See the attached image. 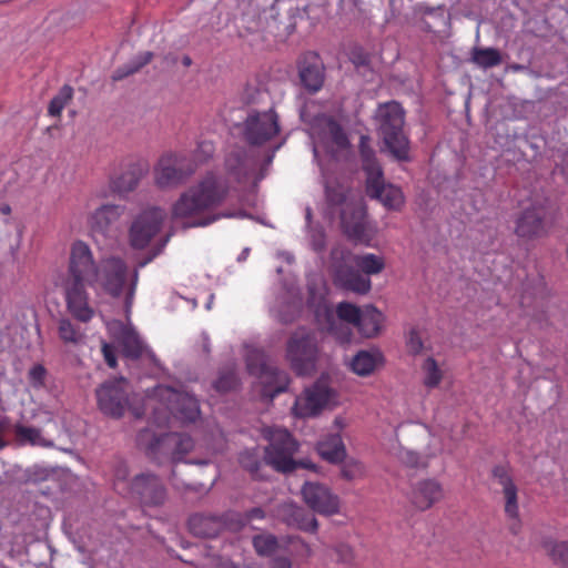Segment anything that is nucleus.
Returning a JSON list of instances; mask_svg holds the SVG:
<instances>
[{"label":"nucleus","instance_id":"c85d7f7f","mask_svg":"<svg viewBox=\"0 0 568 568\" xmlns=\"http://www.w3.org/2000/svg\"><path fill=\"white\" fill-rule=\"evenodd\" d=\"M118 345L124 357L131 359L143 358L154 367H160V362L153 351L141 339L135 329H132Z\"/></svg>","mask_w":568,"mask_h":568},{"label":"nucleus","instance_id":"a19ab883","mask_svg":"<svg viewBox=\"0 0 568 568\" xmlns=\"http://www.w3.org/2000/svg\"><path fill=\"white\" fill-rule=\"evenodd\" d=\"M252 545L258 556L271 557L277 551L278 539L273 534H260L253 537Z\"/></svg>","mask_w":568,"mask_h":568},{"label":"nucleus","instance_id":"5701e85b","mask_svg":"<svg viewBox=\"0 0 568 568\" xmlns=\"http://www.w3.org/2000/svg\"><path fill=\"white\" fill-rule=\"evenodd\" d=\"M493 479L501 487L505 498V514L510 519L519 516L518 488L514 481L510 469L506 465H496L491 469Z\"/></svg>","mask_w":568,"mask_h":568},{"label":"nucleus","instance_id":"f03ea898","mask_svg":"<svg viewBox=\"0 0 568 568\" xmlns=\"http://www.w3.org/2000/svg\"><path fill=\"white\" fill-rule=\"evenodd\" d=\"M374 120L377 133L389 153L397 161H409V140L404 132L405 110L402 104L394 100L379 103Z\"/></svg>","mask_w":568,"mask_h":568},{"label":"nucleus","instance_id":"a211bd4d","mask_svg":"<svg viewBox=\"0 0 568 568\" xmlns=\"http://www.w3.org/2000/svg\"><path fill=\"white\" fill-rule=\"evenodd\" d=\"M301 494L304 503L315 513L331 516L339 513V498L320 483L305 481Z\"/></svg>","mask_w":568,"mask_h":568},{"label":"nucleus","instance_id":"8fccbe9b","mask_svg":"<svg viewBox=\"0 0 568 568\" xmlns=\"http://www.w3.org/2000/svg\"><path fill=\"white\" fill-rule=\"evenodd\" d=\"M546 548L555 564L568 567V542L546 544Z\"/></svg>","mask_w":568,"mask_h":568},{"label":"nucleus","instance_id":"338daca9","mask_svg":"<svg viewBox=\"0 0 568 568\" xmlns=\"http://www.w3.org/2000/svg\"><path fill=\"white\" fill-rule=\"evenodd\" d=\"M6 424L4 422H0V450L7 446V443L2 439V433L4 432Z\"/></svg>","mask_w":568,"mask_h":568},{"label":"nucleus","instance_id":"6ab92c4d","mask_svg":"<svg viewBox=\"0 0 568 568\" xmlns=\"http://www.w3.org/2000/svg\"><path fill=\"white\" fill-rule=\"evenodd\" d=\"M88 285L62 283L63 295L68 312L77 321L89 323L94 316V308L90 304Z\"/></svg>","mask_w":568,"mask_h":568},{"label":"nucleus","instance_id":"2f4dec72","mask_svg":"<svg viewBox=\"0 0 568 568\" xmlns=\"http://www.w3.org/2000/svg\"><path fill=\"white\" fill-rule=\"evenodd\" d=\"M318 454L331 463L342 462L346 455L339 434H331L317 443Z\"/></svg>","mask_w":568,"mask_h":568},{"label":"nucleus","instance_id":"393cba45","mask_svg":"<svg viewBox=\"0 0 568 568\" xmlns=\"http://www.w3.org/2000/svg\"><path fill=\"white\" fill-rule=\"evenodd\" d=\"M546 209L541 204H532L524 210L516 223L519 237L532 239L545 233Z\"/></svg>","mask_w":568,"mask_h":568},{"label":"nucleus","instance_id":"4468645a","mask_svg":"<svg viewBox=\"0 0 568 568\" xmlns=\"http://www.w3.org/2000/svg\"><path fill=\"white\" fill-rule=\"evenodd\" d=\"M100 410L110 417L120 418L129 407V382L124 377L103 383L97 389Z\"/></svg>","mask_w":568,"mask_h":568},{"label":"nucleus","instance_id":"de8ad7c7","mask_svg":"<svg viewBox=\"0 0 568 568\" xmlns=\"http://www.w3.org/2000/svg\"><path fill=\"white\" fill-rule=\"evenodd\" d=\"M361 311V307L348 302H341L336 305L337 320L352 324L354 327L359 320Z\"/></svg>","mask_w":568,"mask_h":568},{"label":"nucleus","instance_id":"4d7b16f0","mask_svg":"<svg viewBox=\"0 0 568 568\" xmlns=\"http://www.w3.org/2000/svg\"><path fill=\"white\" fill-rule=\"evenodd\" d=\"M364 466L362 463L352 460L346 463L342 468V476L347 480L359 478L364 475Z\"/></svg>","mask_w":568,"mask_h":568},{"label":"nucleus","instance_id":"20e7f679","mask_svg":"<svg viewBox=\"0 0 568 568\" xmlns=\"http://www.w3.org/2000/svg\"><path fill=\"white\" fill-rule=\"evenodd\" d=\"M263 434L268 440L264 455L265 463L281 473L293 471L300 464L294 459L298 443L292 434L287 429L275 427L264 429Z\"/></svg>","mask_w":568,"mask_h":568},{"label":"nucleus","instance_id":"c756f323","mask_svg":"<svg viewBox=\"0 0 568 568\" xmlns=\"http://www.w3.org/2000/svg\"><path fill=\"white\" fill-rule=\"evenodd\" d=\"M384 315L373 305L362 307L359 320L355 327L366 338L375 337L382 329Z\"/></svg>","mask_w":568,"mask_h":568},{"label":"nucleus","instance_id":"7c9ffc66","mask_svg":"<svg viewBox=\"0 0 568 568\" xmlns=\"http://www.w3.org/2000/svg\"><path fill=\"white\" fill-rule=\"evenodd\" d=\"M190 531L197 537L213 538L220 534L222 521L216 516L195 514L187 521Z\"/></svg>","mask_w":568,"mask_h":568},{"label":"nucleus","instance_id":"b1692460","mask_svg":"<svg viewBox=\"0 0 568 568\" xmlns=\"http://www.w3.org/2000/svg\"><path fill=\"white\" fill-rule=\"evenodd\" d=\"M443 496V487L437 480L424 479L412 486L408 499L416 509L424 511L432 508Z\"/></svg>","mask_w":568,"mask_h":568},{"label":"nucleus","instance_id":"58836bf2","mask_svg":"<svg viewBox=\"0 0 568 568\" xmlns=\"http://www.w3.org/2000/svg\"><path fill=\"white\" fill-rule=\"evenodd\" d=\"M140 181V174L136 169H130L111 180L113 192L124 195L135 190Z\"/></svg>","mask_w":568,"mask_h":568},{"label":"nucleus","instance_id":"4be33fe9","mask_svg":"<svg viewBox=\"0 0 568 568\" xmlns=\"http://www.w3.org/2000/svg\"><path fill=\"white\" fill-rule=\"evenodd\" d=\"M132 493L145 505L158 506L164 503L166 490L161 479L153 474H140L131 483Z\"/></svg>","mask_w":568,"mask_h":568},{"label":"nucleus","instance_id":"0e129e2a","mask_svg":"<svg viewBox=\"0 0 568 568\" xmlns=\"http://www.w3.org/2000/svg\"><path fill=\"white\" fill-rule=\"evenodd\" d=\"M245 517L247 520L263 519L265 517V511L261 507H255L250 509Z\"/></svg>","mask_w":568,"mask_h":568},{"label":"nucleus","instance_id":"a878e982","mask_svg":"<svg viewBox=\"0 0 568 568\" xmlns=\"http://www.w3.org/2000/svg\"><path fill=\"white\" fill-rule=\"evenodd\" d=\"M334 283L342 290L366 294L372 288L371 278L349 265H338L334 272Z\"/></svg>","mask_w":568,"mask_h":568},{"label":"nucleus","instance_id":"e2e57ef3","mask_svg":"<svg viewBox=\"0 0 568 568\" xmlns=\"http://www.w3.org/2000/svg\"><path fill=\"white\" fill-rule=\"evenodd\" d=\"M45 369L42 365H36L30 369V378L34 382L42 383L44 379Z\"/></svg>","mask_w":568,"mask_h":568},{"label":"nucleus","instance_id":"864d4df0","mask_svg":"<svg viewBox=\"0 0 568 568\" xmlns=\"http://www.w3.org/2000/svg\"><path fill=\"white\" fill-rule=\"evenodd\" d=\"M215 152L214 144L211 141H201L194 151L193 159L191 160L197 165L209 161Z\"/></svg>","mask_w":568,"mask_h":568},{"label":"nucleus","instance_id":"f704fd0d","mask_svg":"<svg viewBox=\"0 0 568 568\" xmlns=\"http://www.w3.org/2000/svg\"><path fill=\"white\" fill-rule=\"evenodd\" d=\"M14 434L20 445L53 447V442L43 437L41 429L17 424Z\"/></svg>","mask_w":568,"mask_h":568},{"label":"nucleus","instance_id":"37998d69","mask_svg":"<svg viewBox=\"0 0 568 568\" xmlns=\"http://www.w3.org/2000/svg\"><path fill=\"white\" fill-rule=\"evenodd\" d=\"M168 241H169V236L164 240V242H163L161 247H164L165 244L168 243ZM161 250L162 248H159L156 252H154L153 254L149 255L146 258L140 261L136 264V267L134 268V271L132 273L131 283L129 285V288H128V292H126V295H125V311H126L128 314L130 313L131 306L133 304V298H134V294H135V290H136V284H138V281H139V270L144 267L148 263H150L161 252Z\"/></svg>","mask_w":568,"mask_h":568},{"label":"nucleus","instance_id":"473e14b6","mask_svg":"<svg viewBox=\"0 0 568 568\" xmlns=\"http://www.w3.org/2000/svg\"><path fill=\"white\" fill-rule=\"evenodd\" d=\"M371 140L367 135H362L359 139V154L362 160V168L367 178H381L383 170L377 161L376 153L369 144Z\"/></svg>","mask_w":568,"mask_h":568},{"label":"nucleus","instance_id":"423d86ee","mask_svg":"<svg viewBox=\"0 0 568 568\" xmlns=\"http://www.w3.org/2000/svg\"><path fill=\"white\" fill-rule=\"evenodd\" d=\"M194 448L193 438L183 433H168L154 437L149 446L148 454L159 464L170 462L172 464L186 463L206 465V460H186L185 456Z\"/></svg>","mask_w":568,"mask_h":568},{"label":"nucleus","instance_id":"49530a36","mask_svg":"<svg viewBox=\"0 0 568 568\" xmlns=\"http://www.w3.org/2000/svg\"><path fill=\"white\" fill-rule=\"evenodd\" d=\"M239 463L244 469L250 471V474L254 478H261L258 475V470L262 463L260 460V455L256 449H246L242 452L239 456Z\"/></svg>","mask_w":568,"mask_h":568},{"label":"nucleus","instance_id":"774afa93","mask_svg":"<svg viewBox=\"0 0 568 568\" xmlns=\"http://www.w3.org/2000/svg\"><path fill=\"white\" fill-rule=\"evenodd\" d=\"M248 252H250V248H247V247H246V248H244V250L242 251V253L239 255L237 261H239V262H242V261L246 260V257H247V255H248Z\"/></svg>","mask_w":568,"mask_h":568},{"label":"nucleus","instance_id":"6e6552de","mask_svg":"<svg viewBox=\"0 0 568 568\" xmlns=\"http://www.w3.org/2000/svg\"><path fill=\"white\" fill-rule=\"evenodd\" d=\"M281 132L280 116L273 108L252 109L241 125L243 140L252 146H262L274 140Z\"/></svg>","mask_w":568,"mask_h":568},{"label":"nucleus","instance_id":"9b49d317","mask_svg":"<svg viewBox=\"0 0 568 568\" xmlns=\"http://www.w3.org/2000/svg\"><path fill=\"white\" fill-rule=\"evenodd\" d=\"M156 396L166 410L165 418L172 416L182 424H189L194 423L200 417L199 400L189 393L169 386H159Z\"/></svg>","mask_w":568,"mask_h":568},{"label":"nucleus","instance_id":"f3484780","mask_svg":"<svg viewBox=\"0 0 568 568\" xmlns=\"http://www.w3.org/2000/svg\"><path fill=\"white\" fill-rule=\"evenodd\" d=\"M341 226L344 234L352 241L368 243L371 232L364 206L354 201H342Z\"/></svg>","mask_w":568,"mask_h":568},{"label":"nucleus","instance_id":"ea45409f","mask_svg":"<svg viewBox=\"0 0 568 568\" xmlns=\"http://www.w3.org/2000/svg\"><path fill=\"white\" fill-rule=\"evenodd\" d=\"M58 334L65 344L79 345L84 342V332L69 318H61L58 323Z\"/></svg>","mask_w":568,"mask_h":568},{"label":"nucleus","instance_id":"13d9d810","mask_svg":"<svg viewBox=\"0 0 568 568\" xmlns=\"http://www.w3.org/2000/svg\"><path fill=\"white\" fill-rule=\"evenodd\" d=\"M400 460L409 466V467H420L426 466V463L422 460V457L418 453L409 449H404L399 454Z\"/></svg>","mask_w":568,"mask_h":568},{"label":"nucleus","instance_id":"4c0bfd02","mask_svg":"<svg viewBox=\"0 0 568 568\" xmlns=\"http://www.w3.org/2000/svg\"><path fill=\"white\" fill-rule=\"evenodd\" d=\"M152 59H153V53L151 51H144V52L136 54L131 61H129L126 64L118 68L113 72L112 80L120 81L131 74H134L135 72L141 70L144 65L150 63Z\"/></svg>","mask_w":568,"mask_h":568},{"label":"nucleus","instance_id":"09e8293b","mask_svg":"<svg viewBox=\"0 0 568 568\" xmlns=\"http://www.w3.org/2000/svg\"><path fill=\"white\" fill-rule=\"evenodd\" d=\"M286 544L291 546V551L294 557L307 559L313 556L311 545L300 536H288Z\"/></svg>","mask_w":568,"mask_h":568},{"label":"nucleus","instance_id":"680f3d73","mask_svg":"<svg viewBox=\"0 0 568 568\" xmlns=\"http://www.w3.org/2000/svg\"><path fill=\"white\" fill-rule=\"evenodd\" d=\"M267 568H293V565L288 557H275L270 561Z\"/></svg>","mask_w":568,"mask_h":568},{"label":"nucleus","instance_id":"cd10ccee","mask_svg":"<svg viewBox=\"0 0 568 568\" xmlns=\"http://www.w3.org/2000/svg\"><path fill=\"white\" fill-rule=\"evenodd\" d=\"M225 170L235 182H245L255 170L256 161L243 148H237L225 158Z\"/></svg>","mask_w":568,"mask_h":568},{"label":"nucleus","instance_id":"1a4fd4ad","mask_svg":"<svg viewBox=\"0 0 568 568\" xmlns=\"http://www.w3.org/2000/svg\"><path fill=\"white\" fill-rule=\"evenodd\" d=\"M99 262L88 243L78 240L71 244L67 277L63 283L82 284L94 287Z\"/></svg>","mask_w":568,"mask_h":568},{"label":"nucleus","instance_id":"f257e3e1","mask_svg":"<svg viewBox=\"0 0 568 568\" xmlns=\"http://www.w3.org/2000/svg\"><path fill=\"white\" fill-rule=\"evenodd\" d=\"M230 191L227 179L214 172L206 173L195 185L183 192L172 207V215L183 220L185 227L207 226L223 217H247L245 212L211 211L221 205Z\"/></svg>","mask_w":568,"mask_h":568},{"label":"nucleus","instance_id":"6e6d98bb","mask_svg":"<svg viewBox=\"0 0 568 568\" xmlns=\"http://www.w3.org/2000/svg\"><path fill=\"white\" fill-rule=\"evenodd\" d=\"M336 561L343 565L351 566L354 562V550L347 544H338L334 547Z\"/></svg>","mask_w":568,"mask_h":568},{"label":"nucleus","instance_id":"69168bd1","mask_svg":"<svg viewBox=\"0 0 568 568\" xmlns=\"http://www.w3.org/2000/svg\"><path fill=\"white\" fill-rule=\"evenodd\" d=\"M213 568H240V566L230 559L220 558L219 560L215 561Z\"/></svg>","mask_w":568,"mask_h":568},{"label":"nucleus","instance_id":"dca6fc26","mask_svg":"<svg viewBox=\"0 0 568 568\" xmlns=\"http://www.w3.org/2000/svg\"><path fill=\"white\" fill-rule=\"evenodd\" d=\"M165 219L164 210L151 207L141 212L132 222L129 231L130 244L133 248H144L160 231Z\"/></svg>","mask_w":568,"mask_h":568},{"label":"nucleus","instance_id":"412c9836","mask_svg":"<svg viewBox=\"0 0 568 568\" xmlns=\"http://www.w3.org/2000/svg\"><path fill=\"white\" fill-rule=\"evenodd\" d=\"M366 193L371 199L378 200L387 210L399 211L405 203L400 187L384 182L381 178L366 179Z\"/></svg>","mask_w":568,"mask_h":568},{"label":"nucleus","instance_id":"ddd939ff","mask_svg":"<svg viewBox=\"0 0 568 568\" xmlns=\"http://www.w3.org/2000/svg\"><path fill=\"white\" fill-rule=\"evenodd\" d=\"M246 366L250 374L261 378V382L265 385L263 396L273 399L276 395L286 390L288 385L287 374L267 365L261 351L253 349L247 354Z\"/></svg>","mask_w":568,"mask_h":568},{"label":"nucleus","instance_id":"79ce46f5","mask_svg":"<svg viewBox=\"0 0 568 568\" xmlns=\"http://www.w3.org/2000/svg\"><path fill=\"white\" fill-rule=\"evenodd\" d=\"M327 331L339 342L349 343L352 338L351 324L334 318L332 311L326 312Z\"/></svg>","mask_w":568,"mask_h":568},{"label":"nucleus","instance_id":"3c124183","mask_svg":"<svg viewBox=\"0 0 568 568\" xmlns=\"http://www.w3.org/2000/svg\"><path fill=\"white\" fill-rule=\"evenodd\" d=\"M106 331L114 342L120 343L132 329L131 324H124L120 320H111L105 323Z\"/></svg>","mask_w":568,"mask_h":568},{"label":"nucleus","instance_id":"052dcab7","mask_svg":"<svg viewBox=\"0 0 568 568\" xmlns=\"http://www.w3.org/2000/svg\"><path fill=\"white\" fill-rule=\"evenodd\" d=\"M129 476L128 467L124 463H119L115 470H114V478H115V487H118L121 483L126 481Z\"/></svg>","mask_w":568,"mask_h":568},{"label":"nucleus","instance_id":"c9c22d12","mask_svg":"<svg viewBox=\"0 0 568 568\" xmlns=\"http://www.w3.org/2000/svg\"><path fill=\"white\" fill-rule=\"evenodd\" d=\"M352 261L363 275L367 277L381 273L385 267L384 258L373 253L354 255Z\"/></svg>","mask_w":568,"mask_h":568},{"label":"nucleus","instance_id":"bf43d9fd","mask_svg":"<svg viewBox=\"0 0 568 568\" xmlns=\"http://www.w3.org/2000/svg\"><path fill=\"white\" fill-rule=\"evenodd\" d=\"M101 351H102L103 358H104L105 363L108 364V366L111 368H115L116 367V353H115L114 346L106 342H102Z\"/></svg>","mask_w":568,"mask_h":568},{"label":"nucleus","instance_id":"e433bc0d","mask_svg":"<svg viewBox=\"0 0 568 568\" xmlns=\"http://www.w3.org/2000/svg\"><path fill=\"white\" fill-rule=\"evenodd\" d=\"M471 62L477 67L487 70L501 64L503 55L496 48H477L471 51Z\"/></svg>","mask_w":568,"mask_h":568},{"label":"nucleus","instance_id":"bb28decb","mask_svg":"<svg viewBox=\"0 0 568 568\" xmlns=\"http://www.w3.org/2000/svg\"><path fill=\"white\" fill-rule=\"evenodd\" d=\"M300 79L310 93L321 90L324 83V65L318 54L307 53L300 63Z\"/></svg>","mask_w":568,"mask_h":568},{"label":"nucleus","instance_id":"5fc2aeb1","mask_svg":"<svg viewBox=\"0 0 568 568\" xmlns=\"http://www.w3.org/2000/svg\"><path fill=\"white\" fill-rule=\"evenodd\" d=\"M406 346L408 349V353L412 355H418L424 349V343L423 339L416 328H412L406 338Z\"/></svg>","mask_w":568,"mask_h":568},{"label":"nucleus","instance_id":"72a5a7b5","mask_svg":"<svg viewBox=\"0 0 568 568\" xmlns=\"http://www.w3.org/2000/svg\"><path fill=\"white\" fill-rule=\"evenodd\" d=\"M381 358L382 355L377 351H359L353 357L351 362V368L355 374L359 376H368L374 372Z\"/></svg>","mask_w":568,"mask_h":568},{"label":"nucleus","instance_id":"7ed1b4c3","mask_svg":"<svg viewBox=\"0 0 568 568\" xmlns=\"http://www.w3.org/2000/svg\"><path fill=\"white\" fill-rule=\"evenodd\" d=\"M321 348L315 332L297 328L286 343V358L300 376L311 375L320 359Z\"/></svg>","mask_w":568,"mask_h":568},{"label":"nucleus","instance_id":"0eeeda50","mask_svg":"<svg viewBox=\"0 0 568 568\" xmlns=\"http://www.w3.org/2000/svg\"><path fill=\"white\" fill-rule=\"evenodd\" d=\"M313 135V154L315 159H318L320 151L323 150L332 159L337 160L351 146L344 129L332 116L322 115L316 118Z\"/></svg>","mask_w":568,"mask_h":568},{"label":"nucleus","instance_id":"c03bdc74","mask_svg":"<svg viewBox=\"0 0 568 568\" xmlns=\"http://www.w3.org/2000/svg\"><path fill=\"white\" fill-rule=\"evenodd\" d=\"M422 369L425 374L423 383L427 388H435L440 384L443 373L433 357L425 359Z\"/></svg>","mask_w":568,"mask_h":568},{"label":"nucleus","instance_id":"9d476101","mask_svg":"<svg viewBox=\"0 0 568 568\" xmlns=\"http://www.w3.org/2000/svg\"><path fill=\"white\" fill-rule=\"evenodd\" d=\"M196 170L191 158L181 152H169L162 155L154 168V180L158 186L173 187L185 182Z\"/></svg>","mask_w":568,"mask_h":568},{"label":"nucleus","instance_id":"aec40b11","mask_svg":"<svg viewBox=\"0 0 568 568\" xmlns=\"http://www.w3.org/2000/svg\"><path fill=\"white\" fill-rule=\"evenodd\" d=\"M277 518L287 527L315 534L318 521L314 515L308 514L303 507L293 501L282 503L276 507Z\"/></svg>","mask_w":568,"mask_h":568},{"label":"nucleus","instance_id":"f8f14e48","mask_svg":"<svg viewBox=\"0 0 568 568\" xmlns=\"http://www.w3.org/2000/svg\"><path fill=\"white\" fill-rule=\"evenodd\" d=\"M336 392L328 386L327 381L321 377L304 394L296 397L292 407L295 416L306 418L318 415L323 408L336 402Z\"/></svg>","mask_w":568,"mask_h":568},{"label":"nucleus","instance_id":"a18cd8bd","mask_svg":"<svg viewBox=\"0 0 568 568\" xmlns=\"http://www.w3.org/2000/svg\"><path fill=\"white\" fill-rule=\"evenodd\" d=\"M73 89L70 85H63L57 95H54L48 106V113L51 116H59L67 105V103L72 99Z\"/></svg>","mask_w":568,"mask_h":568},{"label":"nucleus","instance_id":"2eb2a0df","mask_svg":"<svg viewBox=\"0 0 568 568\" xmlns=\"http://www.w3.org/2000/svg\"><path fill=\"white\" fill-rule=\"evenodd\" d=\"M98 270L93 288H100L112 297L121 296L126 282V263L119 256H108L99 261Z\"/></svg>","mask_w":568,"mask_h":568},{"label":"nucleus","instance_id":"603ef678","mask_svg":"<svg viewBox=\"0 0 568 568\" xmlns=\"http://www.w3.org/2000/svg\"><path fill=\"white\" fill-rule=\"evenodd\" d=\"M237 386V377L234 372L221 373L216 381L213 383V387L219 393H226L234 389Z\"/></svg>","mask_w":568,"mask_h":568},{"label":"nucleus","instance_id":"39448f33","mask_svg":"<svg viewBox=\"0 0 568 568\" xmlns=\"http://www.w3.org/2000/svg\"><path fill=\"white\" fill-rule=\"evenodd\" d=\"M126 207L121 204H102L87 219L89 232L95 242L115 241L125 227Z\"/></svg>","mask_w":568,"mask_h":568}]
</instances>
